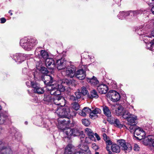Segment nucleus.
<instances>
[{
	"instance_id": "obj_1",
	"label": "nucleus",
	"mask_w": 154,
	"mask_h": 154,
	"mask_svg": "<svg viewBox=\"0 0 154 154\" xmlns=\"http://www.w3.org/2000/svg\"><path fill=\"white\" fill-rule=\"evenodd\" d=\"M54 112L60 117L58 119V124H63V125H68L70 123L69 118L71 116H75L76 114L75 111H72L68 107H59L57 109H53Z\"/></svg>"
},
{
	"instance_id": "obj_2",
	"label": "nucleus",
	"mask_w": 154,
	"mask_h": 154,
	"mask_svg": "<svg viewBox=\"0 0 154 154\" xmlns=\"http://www.w3.org/2000/svg\"><path fill=\"white\" fill-rule=\"evenodd\" d=\"M38 43L35 38H28L25 37L21 39L20 41V45L24 49L30 50Z\"/></svg>"
},
{
	"instance_id": "obj_3",
	"label": "nucleus",
	"mask_w": 154,
	"mask_h": 154,
	"mask_svg": "<svg viewBox=\"0 0 154 154\" xmlns=\"http://www.w3.org/2000/svg\"><path fill=\"white\" fill-rule=\"evenodd\" d=\"M131 132H133L135 137L140 140L144 139L146 133L143 129L136 125H131L129 127Z\"/></svg>"
},
{
	"instance_id": "obj_4",
	"label": "nucleus",
	"mask_w": 154,
	"mask_h": 154,
	"mask_svg": "<svg viewBox=\"0 0 154 154\" xmlns=\"http://www.w3.org/2000/svg\"><path fill=\"white\" fill-rule=\"evenodd\" d=\"M84 135L82 134L80 135V139L81 140V143L79 146V148L81 150L85 151V152H88L89 150V147L85 143H89L92 140L91 137L88 136L85 138Z\"/></svg>"
},
{
	"instance_id": "obj_5",
	"label": "nucleus",
	"mask_w": 154,
	"mask_h": 154,
	"mask_svg": "<svg viewBox=\"0 0 154 154\" xmlns=\"http://www.w3.org/2000/svg\"><path fill=\"white\" fill-rule=\"evenodd\" d=\"M66 125L63 124H58L57 127L59 129L62 130L66 138L70 139L72 136V129L70 128L66 127Z\"/></svg>"
},
{
	"instance_id": "obj_6",
	"label": "nucleus",
	"mask_w": 154,
	"mask_h": 154,
	"mask_svg": "<svg viewBox=\"0 0 154 154\" xmlns=\"http://www.w3.org/2000/svg\"><path fill=\"white\" fill-rule=\"evenodd\" d=\"M63 74L68 77L72 78L75 75V67L73 66H68L63 69Z\"/></svg>"
},
{
	"instance_id": "obj_7",
	"label": "nucleus",
	"mask_w": 154,
	"mask_h": 154,
	"mask_svg": "<svg viewBox=\"0 0 154 154\" xmlns=\"http://www.w3.org/2000/svg\"><path fill=\"white\" fill-rule=\"evenodd\" d=\"M144 37L143 40L145 43H147V46L149 48L152 45H154V30L151 32L149 36H144Z\"/></svg>"
},
{
	"instance_id": "obj_8",
	"label": "nucleus",
	"mask_w": 154,
	"mask_h": 154,
	"mask_svg": "<svg viewBox=\"0 0 154 154\" xmlns=\"http://www.w3.org/2000/svg\"><path fill=\"white\" fill-rule=\"evenodd\" d=\"M41 79L44 83L48 86H51L53 83H55L56 82L54 81L52 77L48 75H42L41 76Z\"/></svg>"
},
{
	"instance_id": "obj_9",
	"label": "nucleus",
	"mask_w": 154,
	"mask_h": 154,
	"mask_svg": "<svg viewBox=\"0 0 154 154\" xmlns=\"http://www.w3.org/2000/svg\"><path fill=\"white\" fill-rule=\"evenodd\" d=\"M107 96L113 102H116L119 100L120 97L119 94L115 91H110L107 94Z\"/></svg>"
},
{
	"instance_id": "obj_10",
	"label": "nucleus",
	"mask_w": 154,
	"mask_h": 154,
	"mask_svg": "<svg viewBox=\"0 0 154 154\" xmlns=\"http://www.w3.org/2000/svg\"><path fill=\"white\" fill-rule=\"evenodd\" d=\"M26 56L24 54L17 53L14 55L13 59L16 62L20 63L26 59Z\"/></svg>"
},
{
	"instance_id": "obj_11",
	"label": "nucleus",
	"mask_w": 154,
	"mask_h": 154,
	"mask_svg": "<svg viewBox=\"0 0 154 154\" xmlns=\"http://www.w3.org/2000/svg\"><path fill=\"white\" fill-rule=\"evenodd\" d=\"M87 69L86 67L84 69H81L78 70L75 73V75L79 80H82L84 79L86 76L85 71Z\"/></svg>"
},
{
	"instance_id": "obj_12",
	"label": "nucleus",
	"mask_w": 154,
	"mask_h": 154,
	"mask_svg": "<svg viewBox=\"0 0 154 154\" xmlns=\"http://www.w3.org/2000/svg\"><path fill=\"white\" fill-rule=\"evenodd\" d=\"M118 142L119 143L122 149L125 151H128V152H129L131 150V146L129 144H126L124 140H119L118 141Z\"/></svg>"
},
{
	"instance_id": "obj_13",
	"label": "nucleus",
	"mask_w": 154,
	"mask_h": 154,
	"mask_svg": "<svg viewBox=\"0 0 154 154\" xmlns=\"http://www.w3.org/2000/svg\"><path fill=\"white\" fill-rule=\"evenodd\" d=\"M66 61L64 59L61 58L57 60L55 66L58 70L63 69L66 67Z\"/></svg>"
},
{
	"instance_id": "obj_14",
	"label": "nucleus",
	"mask_w": 154,
	"mask_h": 154,
	"mask_svg": "<svg viewBox=\"0 0 154 154\" xmlns=\"http://www.w3.org/2000/svg\"><path fill=\"white\" fill-rule=\"evenodd\" d=\"M143 142L145 145L152 146L154 147V137L151 136H149L147 137L144 138Z\"/></svg>"
},
{
	"instance_id": "obj_15",
	"label": "nucleus",
	"mask_w": 154,
	"mask_h": 154,
	"mask_svg": "<svg viewBox=\"0 0 154 154\" xmlns=\"http://www.w3.org/2000/svg\"><path fill=\"white\" fill-rule=\"evenodd\" d=\"M97 89L99 92L101 94H105L107 92L108 88L106 85L103 84L97 86Z\"/></svg>"
},
{
	"instance_id": "obj_16",
	"label": "nucleus",
	"mask_w": 154,
	"mask_h": 154,
	"mask_svg": "<svg viewBox=\"0 0 154 154\" xmlns=\"http://www.w3.org/2000/svg\"><path fill=\"white\" fill-rule=\"evenodd\" d=\"M45 64L47 67L49 69H53L55 67V64L54 60L52 58H48L45 60Z\"/></svg>"
},
{
	"instance_id": "obj_17",
	"label": "nucleus",
	"mask_w": 154,
	"mask_h": 154,
	"mask_svg": "<svg viewBox=\"0 0 154 154\" xmlns=\"http://www.w3.org/2000/svg\"><path fill=\"white\" fill-rule=\"evenodd\" d=\"M109 122L111 124L114 125L116 127L121 128L123 127V125L121 124L119 119L112 117L109 120Z\"/></svg>"
},
{
	"instance_id": "obj_18",
	"label": "nucleus",
	"mask_w": 154,
	"mask_h": 154,
	"mask_svg": "<svg viewBox=\"0 0 154 154\" xmlns=\"http://www.w3.org/2000/svg\"><path fill=\"white\" fill-rule=\"evenodd\" d=\"M52 85H53L51 87L50 89H49V88H47V89L48 88L49 92L51 95H54L55 96L60 95L61 93L57 89L54 84H53Z\"/></svg>"
},
{
	"instance_id": "obj_19",
	"label": "nucleus",
	"mask_w": 154,
	"mask_h": 154,
	"mask_svg": "<svg viewBox=\"0 0 154 154\" xmlns=\"http://www.w3.org/2000/svg\"><path fill=\"white\" fill-rule=\"evenodd\" d=\"M8 115L7 112H2L0 113V124L4 123L8 119Z\"/></svg>"
},
{
	"instance_id": "obj_20",
	"label": "nucleus",
	"mask_w": 154,
	"mask_h": 154,
	"mask_svg": "<svg viewBox=\"0 0 154 154\" xmlns=\"http://www.w3.org/2000/svg\"><path fill=\"white\" fill-rule=\"evenodd\" d=\"M86 79L87 82L90 83L92 85L94 86L97 85L99 83V81L94 76H93L91 78H87Z\"/></svg>"
},
{
	"instance_id": "obj_21",
	"label": "nucleus",
	"mask_w": 154,
	"mask_h": 154,
	"mask_svg": "<svg viewBox=\"0 0 154 154\" xmlns=\"http://www.w3.org/2000/svg\"><path fill=\"white\" fill-rule=\"evenodd\" d=\"M137 119V116L132 114V116L127 119L128 125H129V126L131 125H136V121Z\"/></svg>"
},
{
	"instance_id": "obj_22",
	"label": "nucleus",
	"mask_w": 154,
	"mask_h": 154,
	"mask_svg": "<svg viewBox=\"0 0 154 154\" xmlns=\"http://www.w3.org/2000/svg\"><path fill=\"white\" fill-rule=\"evenodd\" d=\"M2 144V142L0 141V145ZM0 151H1V154H12V151L9 147L4 148L0 146Z\"/></svg>"
},
{
	"instance_id": "obj_23",
	"label": "nucleus",
	"mask_w": 154,
	"mask_h": 154,
	"mask_svg": "<svg viewBox=\"0 0 154 154\" xmlns=\"http://www.w3.org/2000/svg\"><path fill=\"white\" fill-rule=\"evenodd\" d=\"M101 112V110L98 108H96L94 109L91 110V112L90 114V117L91 119L94 117V118H97V114H100Z\"/></svg>"
},
{
	"instance_id": "obj_24",
	"label": "nucleus",
	"mask_w": 154,
	"mask_h": 154,
	"mask_svg": "<svg viewBox=\"0 0 154 154\" xmlns=\"http://www.w3.org/2000/svg\"><path fill=\"white\" fill-rule=\"evenodd\" d=\"M52 97L51 95L49 94H45L44 95V101L47 103H53Z\"/></svg>"
},
{
	"instance_id": "obj_25",
	"label": "nucleus",
	"mask_w": 154,
	"mask_h": 154,
	"mask_svg": "<svg viewBox=\"0 0 154 154\" xmlns=\"http://www.w3.org/2000/svg\"><path fill=\"white\" fill-rule=\"evenodd\" d=\"M60 95H59L57 96H55V97L53 98V103H54V104H53V109H57L58 108V107L57 106V103L59 102V100L60 98Z\"/></svg>"
},
{
	"instance_id": "obj_26",
	"label": "nucleus",
	"mask_w": 154,
	"mask_h": 154,
	"mask_svg": "<svg viewBox=\"0 0 154 154\" xmlns=\"http://www.w3.org/2000/svg\"><path fill=\"white\" fill-rule=\"evenodd\" d=\"M54 85L57 89L58 90L60 93L61 91H63L65 90V88L64 87V85L61 81L60 82L57 83L55 84H54Z\"/></svg>"
},
{
	"instance_id": "obj_27",
	"label": "nucleus",
	"mask_w": 154,
	"mask_h": 154,
	"mask_svg": "<svg viewBox=\"0 0 154 154\" xmlns=\"http://www.w3.org/2000/svg\"><path fill=\"white\" fill-rule=\"evenodd\" d=\"M129 13H130V11L127 12H119V14L118 15V16L119 19H124L126 16L131 15V14H129Z\"/></svg>"
},
{
	"instance_id": "obj_28",
	"label": "nucleus",
	"mask_w": 154,
	"mask_h": 154,
	"mask_svg": "<svg viewBox=\"0 0 154 154\" xmlns=\"http://www.w3.org/2000/svg\"><path fill=\"white\" fill-rule=\"evenodd\" d=\"M111 149L113 152L116 153H119L120 151V147L116 144L112 145Z\"/></svg>"
},
{
	"instance_id": "obj_29",
	"label": "nucleus",
	"mask_w": 154,
	"mask_h": 154,
	"mask_svg": "<svg viewBox=\"0 0 154 154\" xmlns=\"http://www.w3.org/2000/svg\"><path fill=\"white\" fill-rule=\"evenodd\" d=\"M85 133L91 137L93 141L95 140V138L94 136V133L91 129L87 128L85 129Z\"/></svg>"
},
{
	"instance_id": "obj_30",
	"label": "nucleus",
	"mask_w": 154,
	"mask_h": 154,
	"mask_svg": "<svg viewBox=\"0 0 154 154\" xmlns=\"http://www.w3.org/2000/svg\"><path fill=\"white\" fill-rule=\"evenodd\" d=\"M72 146L71 145L67 146L65 148L64 154H72L73 150Z\"/></svg>"
},
{
	"instance_id": "obj_31",
	"label": "nucleus",
	"mask_w": 154,
	"mask_h": 154,
	"mask_svg": "<svg viewBox=\"0 0 154 154\" xmlns=\"http://www.w3.org/2000/svg\"><path fill=\"white\" fill-rule=\"evenodd\" d=\"M103 110L104 114L105 115L108 117H109L111 116V112L108 107L106 106H103Z\"/></svg>"
},
{
	"instance_id": "obj_32",
	"label": "nucleus",
	"mask_w": 154,
	"mask_h": 154,
	"mask_svg": "<svg viewBox=\"0 0 154 154\" xmlns=\"http://www.w3.org/2000/svg\"><path fill=\"white\" fill-rule=\"evenodd\" d=\"M36 67L37 69L42 73L43 74H47L48 73V71L46 68L42 66H38L37 64L36 65Z\"/></svg>"
},
{
	"instance_id": "obj_33",
	"label": "nucleus",
	"mask_w": 154,
	"mask_h": 154,
	"mask_svg": "<svg viewBox=\"0 0 154 154\" xmlns=\"http://www.w3.org/2000/svg\"><path fill=\"white\" fill-rule=\"evenodd\" d=\"M144 10H140L135 11H130V13L129 14H131V16H134L136 15L142 14L144 12Z\"/></svg>"
},
{
	"instance_id": "obj_34",
	"label": "nucleus",
	"mask_w": 154,
	"mask_h": 154,
	"mask_svg": "<svg viewBox=\"0 0 154 154\" xmlns=\"http://www.w3.org/2000/svg\"><path fill=\"white\" fill-rule=\"evenodd\" d=\"M40 53V56L46 60V59L48 58V53L45 50H41L39 51Z\"/></svg>"
},
{
	"instance_id": "obj_35",
	"label": "nucleus",
	"mask_w": 154,
	"mask_h": 154,
	"mask_svg": "<svg viewBox=\"0 0 154 154\" xmlns=\"http://www.w3.org/2000/svg\"><path fill=\"white\" fill-rule=\"evenodd\" d=\"M124 110L122 106H120L118 107L116 110V113L118 116L122 115Z\"/></svg>"
},
{
	"instance_id": "obj_36",
	"label": "nucleus",
	"mask_w": 154,
	"mask_h": 154,
	"mask_svg": "<svg viewBox=\"0 0 154 154\" xmlns=\"http://www.w3.org/2000/svg\"><path fill=\"white\" fill-rule=\"evenodd\" d=\"M132 115V114L130 113L128 111L125 110L122 115V117L125 119L127 120Z\"/></svg>"
},
{
	"instance_id": "obj_37",
	"label": "nucleus",
	"mask_w": 154,
	"mask_h": 154,
	"mask_svg": "<svg viewBox=\"0 0 154 154\" xmlns=\"http://www.w3.org/2000/svg\"><path fill=\"white\" fill-rule=\"evenodd\" d=\"M66 100L64 97L60 96V98L59 103H57V105H60L61 107L64 106L65 105Z\"/></svg>"
},
{
	"instance_id": "obj_38",
	"label": "nucleus",
	"mask_w": 154,
	"mask_h": 154,
	"mask_svg": "<svg viewBox=\"0 0 154 154\" xmlns=\"http://www.w3.org/2000/svg\"><path fill=\"white\" fill-rule=\"evenodd\" d=\"M90 95L92 98H97L98 97V95L97 92L94 90H92L90 92Z\"/></svg>"
},
{
	"instance_id": "obj_39",
	"label": "nucleus",
	"mask_w": 154,
	"mask_h": 154,
	"mask_svg": "<svg viewBox=\"0 0 154 154\" xmlns=\"http://www.w3.org/2000/svg\"><path fill=\"white\" fill-rule=\"evenodd\" d=\"M34 91L35 93L38 94H42L44 92L43 89L42 88H41L40 86L36 89H34Z\"/></svg>"
},
{
	"instance_id": "obj_40",
	"label": "nucleus",
	"mask_w": 154,
	"mask_h": 154,
	"mask_svg": "<svg viewBox=\"0 0 154 154\" xmlns=\"http://www.w3.org/2000/svg\"><path fill=\"white\" fill-rule=\"evenodd\" d=\"M63 84L65 85H66L70 86L72 85V81L71 80H69L68 79H65L62 82Z\"/></svg>"
},
{
	"instance_id": "obj_41",
	"label": "nucleus",
	"mask_w": 154,
	"mask_h": 154,
	"mask_svg": "<svg viewBox=\"0 0 154 154\" xmlns=\"http://www.w3.org/2000/svg\"><path fill=\"white\" fill-rule=\"evenodd\" d=\"M72 136H76L79 135L80 134V132L77 129H72Z\"/></svg>"
},
{
	"instance_id": "obj_42",
	"label": "nucleus",
	"mask_w": 154,
	"mask_h": 154,
	"mask_svg": "<svg viewBox=\"0 0 154 154\" xmlns=\"http://www.w3.org/2000/svg\"><path fill=\"white\" fill-rule=\"evenodd\" d=\"M73 154H91V152L90 151L88 150V152H85V151L81 150L80 151H77Z\"/></svg>"
},
{
	"instance_id": "obj_43",
	"label": "nucleus",
	"mask_w": 154,
	"mask_h": 154,
	"mask_svg": "<svg viewBox=\"0 0 154 154\" xmlns=\"http://www.w3.org/2000/svg\"><path fill=\"white\" fill-rule=\"evenodd\" d=\"M72 107L75 110L77 111L79 109L80 106L78 103L74 102L72 104Z\"/></svg>"
},
{
	"instance_id": "obj_44",
	"label": "nucleus",
	"mask_w": 154,
	"mask_h": 154,
	"mask_svg": "<svg viewBox=\"0 0 154 154\" xmlns=\"http://www.w3.org/2000/svg\"><path fill=\"white\" fill-rule=\"evenodd\" d=\"M81 92L83 95H87L88 93V91L87 88L84 86L82 87Z\"/></svg>"
},
{
	"instance_id": "obj_45",
	"label": "nucleus",
	"mask_w": 154,
	"mask_h": 154,
	"mask_svg": "<svg viewBox=\"0 0 154 154\" xmlns=\"http://www.w3.org/2000/svg\"><path fill=\"white\" fill-rule=\"evenodd\" d=\"M75 95L78 100L82 97L83 95L79 90V91H76L75 93Z\"/></svg>"
},
{
	"instance_id": "obj_46",
	"label": "nucleus",
	"mask_w": 154,
	"mask_h": 154,
	"mask_svg": "<svg viewBox=\"0 0 154 154\" xmlns=\"http://www.w3.org/2000/svg\"><path fill=\"white\" fill-rule=\"evenodd\" d=\"M30 84L32 87L34 88V89H36L39 86V85L35 82H31Z\"/></svg>"
},
{
	"instance_id": "obj_47",
	"label": "nucleus",
	"mask_w": 154,
	"mask_h": 154,
	"mask_svg": "<svg viewBox=\"0 0 154 154\" xmlns=\"http://www.w3.org/2000/svg\"><path fill=\"white\" fill-rule=\"evenodd\" d=\"M82 124L86 126H88L90 124L89 121L88 119H82Z\"/></svg>"
},
{
	"instance_id": "obj_48",
	"label": "nucleus",
	"mask_w": 154,
	"mask_h": 154,
	"mask_svg": "<svg viewBox=\"0 0 154 154\" xmlns=\"http://www.w3.org/2000/svg\"><path fill=\"white\" fill-rule=\"evenodd\" d=\"M91 147L95 151L99 149L98 146L95 143L92 144Z\"/></svg>"
},
{
	"instance_id": "obj_49",
	"label": "nucleus",
	"mask_w": 154,
	"mask_h": 154,
	"mask_svg": "<svg viewBox=\"0 0 154 154\" xmlns=\"http://www.w3.org/2000/svg\"><path fill=\"white\" fill-rule=\"evenodd\" d=\"M84 110V109L82 110H81L80 112H79V114L81 116H85L86 115V112Z\"/></svg>"
},
{
	"instance_id": "obj_50",
	"label": "nucleus",
	"mask_w": 154,
	"mask_h": 154,
	"mask_svg": "<svg viewBox=\"0 0 154 154\" xmlns=\"http://www.w3.org/2000/svg\"><path fill=\"white\" fill-rule=\"evenodd\" d=\"M84 110L87 113H90L91 112V110L88 107H85L84 108Z\"/></svg>"
},
{
	"instance_id": "obj_51",
	"label": "nucleus",
	"mask_w": 154,
	"mask_h": 154,
	"mask_svg": "<svg viewBox=\"0 0 154 154\" xmlns=\"http://www.w3.org/2000/svg\"><path fill=\"white\" fill-rule=\"evenodd\" d=\"M69 99L73 101H76L77 100H78L76 96L75 97L73 95H71L70 96Z\"/></svg>"
},
{
	"instance_id": "obj_52",
	"label": "nucleus",
	"mask_w": 154,
	"mask_h": 154,
	"mask_svg": "<svg viewBox=\"0 0 154 154\" xmlns=\"http://www.w3.org/2000/svg\"><path fill=\"white\" fill-rule=\"evenodd\" d=\"M140 147L137 144H135L134 145V150L135 151H138L139 150Z\"/></svg>"
},
{
	"instance_id": "obj_53",
	"label": "nucleus",
	"mask_w": 154,
	"mask_h": 154,
	"mask_svg": "<svg viewBox=\"0 0 154 154\" xmlns=\"http://www.w3.org/2000/svg\"><path fill=\"white\" fill-rule=\"evenodd\" d=\"M136 32L138 34L140 35H142L143 34L142 29H136Z\"/></svg>"
},
{
	"instance_id": "obj_54",
	"label": "nucleus",
	"mask_w": 154,
	"mask_h": 154,
	"mask_svg": "<svg viewBox=\"0 0 154 154\" xmlns=\"http://www.w3.org/2000/svg\"><path fill=\"white\" fill-rule=\"evenodd\" d=\"M105 141L106 142L107 145H108L110 146L112 144V141L109 140L107 139V140H105Z\"/></svg>"
},
{
	"instance_id": "obj_55",
	"label": "nucleus",
	"mask_w": 154,
	"mask_h": 154,
	"mask_svg": "<svg viewBox=\"0 0 154 154\" xmlns=\"http://www.w3.org/2000/svg\"><path fill=\"white\" fill-rule=\"evenodd\" d=\"M1 23H4L6 21V19L4 18H2L0 19Z\"/></svg>"
},
{
	"instance_id": "obj_56",
	"label": "nucleus",
	"mask_w": 154,
	"mask_h": 154,
	"mask_svg": "<svg viewBox=\"0 0 154 154\" xmlns=\"http://www.w3.org/2000/svg\"><path fill=\"white\" fill-rule=\"evenodd\" d=\"M103 139L105 141L106 140L108 139V137L106 134L105 133H103Z\"/></svg>"
},
{
	"instance_id": "obj_57",
	"label": "nucleus",
	"mask_w": 154,
	"mask_h": 154,
	"mask_svg": "<svg viewBox=\"0 0 154 154\" xmlns=\"http://www.w3.org/2000/svg\"><path fill=\"white\" fill-rule=\"evenodd\" d=\"M94 135L95 136V137L96 138L97 140H100V137L97 133H95L94 134Z\"/></svg>"
},
{
	"instance_id": "obj_58",
	"label": "nucleus",
	"mask_w": 154,
	"mask_h": 154,
	"mask_svg": "<svg viewBox=\"0 0 154 154\" xmlns=\"http://www.w3.org/2000/svg\"><path fill=\"white\" fill-rule=\"evenodd\" d=\"M109 145H107L106 147V149L107 151H108L109 152V154H111L112 152H111V151H110V149H109L110 147L109 146Z\"/></svg>"
},
{
	"instance_id": "obj_59",
	"label": "nucleus",
	"mask_w": 154,
	"mask_h": 154,
	"mask_svg": "<svg viewBox=\"0 0 154 154\" xmlns=\"http://www.w3.org/2000/svg\"><path fill=\"white\" fill-rule=\"evenodd\" d=\"M35 54L36 56L39 55V53H38V50L37 49L35 50Z\"/></svg>"
},
{
	"instance_id": "obj_60",
	"label": "nucleus",
	"mask_w": 154,
	"mask_h": 154,
	"mask_svg": "<svg viewBox=\"0 0 154 154\" xmlns=\"http://www.w3.org/2000/svg\"><path fill=\"white\" fill-rule=\"evenodd\" d=\"M30 84V82H26V84L28 87L30 86V85H29Z\"/></svg>"
},
{
	"instance_id": "obj_61",
	"label": "nucleus",
	"mask_w": 154,
	"mask_h": 154,
	"mask_svg": "<svg viewBox=\"0 0 154 154\" xmlns=\"http://www.w3.org/2000/svg\"><path fill=\"white\" fill-rule=\"evenodd\" d=\"M11 11H12L10 10L9 11V12H8L10 14V15H12L13 14L11 12Z\"/></svg>"
},
{
	"instance_id": "obj_62",
	"label": "nucleus",
	"mask_w": 154,
	"mask_h": 154,
	"mask_svg": "<svg viewBox=\"0 0 154 154\" xmlns=\"http://www.w3.org/2000/svg\"><path fill=\"white\" fill-rule=\"evenodd\" d=\"M88 58H89L90 59H91V58L89 55L88 56ZM87 58H88L87 57H85V58L86 59H87Z\"/></svg>"
},
{
	"instance_id": "obj_63",
	"label": "nucleus",
	"mask_w": 154,
	"mask_h": 154,
	"mask_svg": "<svg viewBox=\"0 0 154 154\" xmlns=\"http://www.w3.org/2000/svg\"><path fill=\"white\" fill-rule=\"evenodd\" d=\"M85 55H87L86 53H85V54H82V55L81 57H82L83 56H84Z\"/></svg>"
},
{
	"instance_id": "obj_64",
	"label": "nucleus",
	"mask_w": 154,
	"mask_h": 154,
	"mask_svg": "<svg viewBox=\"0 0 154 154\" xmlns=\"http://www.w3.org/2000/svg\"><path fill=\"white\" fill-rule=\"evenodd\" d=\"M95 154H99V153L98 152H96Z\"/></svg>"
}]
</instances>
